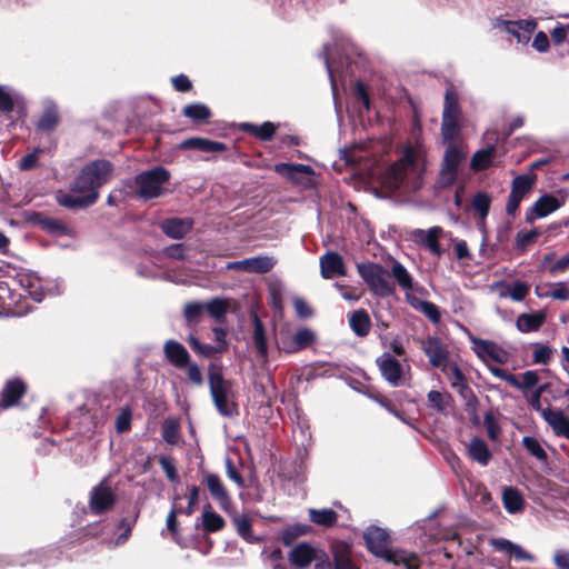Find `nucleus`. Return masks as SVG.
<instances>
[{
    "instance_id": "nucleus-24",
    "label": "nucleus",
    "mask_w": 569,
    "mask_h": 569,
    "mask_svg": "<svg viewBox=\"0 0 569 569\" xmlns=\"http://www.w3.org/2000/svg\"><path fill=\"white\" fill-rule=\"evenodd\" d=\"M543 420L551 427L553 433L569 440V417L560 409L542 412Z\"/></svg>"
},
{
    "instance_id": "nucleus-16",
    "label": "nucleus",
    "mask_w": 569,
    "mask_h": 569,
    "mask_svg": "<svg viewBox=\"0 0 569 569\" xmlns=\"http://www.w3.org/2000/svg\"><path fill=\"white\" fill-rule=\"evenodd\" d=\"M490 546L495 549V551L506 553L517 561H536V557L533 555L526 551L520 545L515 543L508 539L493 538L490 540Z\"/></svg>"
},
{
    "instance_id": "nucleus-58",
    "label": "nucleus",
    "mask_w": 569,
    "mask_h": 569,
    "mask_svg": "<svg viewBox=\"0 0 569 569\" xmlns=\"http://www.w3.org/2000/svg\"><path fill=\"white\" fill-rule=\"evenodd\" d=\"M307 531H306L305 526H301V525H295V526L288 527L282 532V537H281L282 542L286 546H290L299 536H302Z\"/></svg>"
},
{
    "instance_id": "nucleus-13",
    "label": "nucleus",
    "mask_w": 569,
    "mask_h": 569,
    "mask_svg": "<svg viewBox=\"0 0 569 569\" xmlns=\"http://www.w3.org/2000/svg\"><path fill=\"white\" fill-rule=\"evenodd\" d=\"M473 349L478 357L485 361L489 359L503 365L509 360V353L503 348L489 340H473Z\"/></svg>"
},
{
    "instance_id": "nucleus-28",
    "label": "nucleus",
    "mask_w": 569,
    "mask_h": 569,
    "mask_svg": "<svg viewBox=\"0 0 569 569\" xmlns=\"http://www.w3.org/2000/svg\"><path fill=\"white\" fill-rule=\"evenodd\" d=\"M26 392V385L19 380L13 379L7 382L2 390V399L0 406L3 409L12 407L18 403L19 399Z\"/></svg>"
},
{
    "instance_id": "nucleus-54",
    "label": "nucleus",
    "mask_w": 569,
    "mask_h": 569,
    "mask_svg": "<svg viewBox=\"0 0 569 569\" xmlns=\"http://www.w3.org/2000/svg\"><path fill=\"white\" fill-rule=\"evenodd\" d=\"M536 177L533 174H520L512 180L511 190L523 197L531 190Z\"/></svg>"
},
{
    "instance_id": "nucleus-51",
    "label": "nucleus",
    "mask_w": 569,
    "mask_h": 569,
    "mask_svg": "<svg viewBox=\"0 0 569 569\" xmlns=\"http://www.w3.org/2000/svg\"><path fill=\"white\" fill-rule=\"evenodd\" d=\"M459 120L460 119L442 118L441 134L446 146L453 142V139L459 134Z\"/></svg>"
},
{
    "instance_id": "nucleus-63",
    "label": "nucleus",
    "mask_w": 569,
    "mask_h": 569,
    "mask_svg": "<svg viewBox=\"0 0 569 569\" xmlns=\"http://www.w3.org/2000/svg\"><path fill=\"white\" fill-rule=\"evenodd\" d=\"M552 350L548 346L538 345L533 351V362L547 365L551 359Z\"/></svg>"
},
{
    "instance_id": "nucleus-37",
    "label": "nucleus",
    "mask_w": 569,
    "mask_h": 569,
    "mask_svg": "<svg viewBox=\"0 0 569 569\" xmlns=\"http://www.w3.org/2000/svg\"><path fill=\"white\" fill-rule=\"evenodd\" d=\"M468 453L470 458L481 466H487L491 459V452L485 440L480 438H472L468 446Z\"/></svg>"
},
{
    "instance_id": "nucleus-49",
    "label": "nucleus",
    "mask_w": 569,
    "mask_h": 569,
    "mask_svg": "<svg viewBox=\"0 0 569 569\" xmlns=\"http://www.w3.org/2000/svg\"><path fill=\"white\" fill-rule=\"evenodd\" d=\"M391 274L403 290H410L413 287V280L408 270L399 261H393Z\"/></svg>"
},
{
    "instance_id": "nucleus-30",
    "label": "nucleus",
    "mask_w": 569,
    "mask_h": 569,
    "mask_svg": "<svg viewBox=\"0 0 569 569\" xmlns=\"http://www.w3.org/2000/svg\"><path fill=\"white\" fill-rule=\"evenodd\" d=\"M350 329L357 337H367L371 329L369 313L365 309H359L348 316Z\"/></svg>"
},
{
    "instance_id": "nucleus-34",
    "label": "nucleus",
    "mask_w": 569,
    "mask_h": 569,
    "mask_svg": "<svg viewBox=\"0 0 569 569\" xmlns=\"http://www.w3.org/2000/svg\"><path fill=\"white\" fill-rule=\"evenodd\" d=\"M239 129L242 132L254 136L262 141L271 140L276 132V126L269 121H266L261 124H254L251 122H242L239 124Z\"/></svg>"
},
{
    "instance_id": "nucleus-17",
    "label": "nucleus",
    "mask_w": 569,
    "mask_h": 569,
    "mask_svg": "<svg viewBox=\"0 0 569 569\" xmlns=\"http://www.w3.org/2000/svg\"><path fill=\"white\" fill-rule=\"evenodd\" d=\"M203 483L207 486L211 497L218 502L220 508L228 511L231 507V499L220 477L214 473H206L203 477Z\"/></svg>"
},
{
    "instance_id": "nucleus-3",
    "label": "nucleus",
    "mask_w": 569,
    "mask_h": 569,
    "mask_svg": "<svg viewBox=\"0 0 569 569\" xmlns=\"http://www.w3.org/2000/svg\"><path fill=\"white\" fill-rule=\"evenodd\" d=\"M363 538L366 546L375 556L396 566H405L407 569H419V561L416 555L403 550L389 549V535L379 527H369Z\"/></svg>"
},
{
    "instance_id": "nucleus-11",
    "label": "nucleus",
    "mask_w": 569,
    "mask_h": 569,
    "mask_svg": "<svg viewBox=\"0 0 569 569\" xmlns=\"http://www.w3.org/2000/svg\"><path fill=\"white\" fill-rule=\"evenodd\" d=\"M377 367L382 378L391 386L399 387L403 385L402 366L389 352H383L376 359Z\"/></svg>"
},
{
    "instance_id": "nucleus-2",
    "label": "nucleus",
    "mask_w": 569,
    "mask_h": 569,
    "mask_svg": "<svg viewBox=\"0 0 569 569\" xmlns=\"http://www.w3.org/2000/svg\"><path fill=\"white\" fill-rule=\"evenodd\" d=\"M426 153L419 147H407L402 157L391 164L382 177V186L390 191L412 193L423 184Z\"/></svg>"
},
{
    "instance_id": "nucleus-15",
    "label": "nucleus",
    "mask_w": 569,
    "mask_h": 569,
    "mask_svg": "<svg viewBox=\"0 0 569 569\" xmlns=\"http://www.w3.org/2000/svg\"><path fill=\"white\" fill-rule=\"evenodd\" d=\"M142 198V173H138L132 180H127L119 190H114L108 197V204L114 206L119 200Z\"/></svg>"
},
{
    "instance_id": "nucleus-7",
    "label": "nucleus",
    "mask_w": 569,
    "mask_h": 569,
    "mask_svg": "<svg viewBox=\"0 0 569 569\" xmlns=\"http://www.w3.org/2000/svg\"><path fill=\"white\" fill-rule=\"evenodd\" d=\"M467 150L462 144L450 142L446 146L441 169L438 177V184L447 188L455 183L459 167L466 160Z\"/></svg>"
},
{
    "instance_id": "nucleus-21",
    "label": "nucleus",
    "mask_w": 569,
    "mask_h": 569,
    "mask_svg": "<svg viewBox=\"0 0 569 569\" xmlns=\"http://www.w3.org/2000/svg\"><path fill=\"white\" fill-rule=\"evenodd\" d=\"M442 233V228L432 227L428 230L423 229H415L412 231V237L416 242L426 247L431 253L436 256H440L442 250L439 244V237Z\"/></svg>"
},
{
    "instance_id": "nucleus-64",
    "label": "nucleus",
    "mask_w": 569,
    "mask_h": 569,
    "mask_svg": "<svg viewBox=\"0 0 569 569\" xmlns=\"http://www.w3.org/2000/svg\"><path fill=\"white\" fill-rule=\"evenodd\" d=\"M184 368L187 369V377L190 382L196 386H201L203 383V376L200 367L197 363L189 361V365H187Z\"/></svg>"
},
{
    "instance_id": "nucleus-55",
    "label": "nucleus",
    "mask_w": 569,
    "mask_h": 569,
    "mask_svg": "<svg viewBox=\"0 0 569 569\" xmlns=\"http://www.w3.org/2000/svg\"><path fill=\"white\" fill-rule=\"evenodd\" d=\"M44 152L43 148H34L32 152L23 156L19 161V168L23 171H29L38 167L39 157Z\"/></svg>"
},
{
    "instance_id": "nucleus-57",
    "label": "nucleus",
    "mask_w": 569,
    "mask_h": 569,
    "mask_svg": "<svg viewBox=\"0 0 569 569\" xmlns=\"http://www.w3.org/2000/svg\"><path fill=\"white\" fill-rule=\"evenodd\" d=\"M483 423L489 439L497 440L501 429L496 417L491 412H487L483 417Z\"/></svg>"
},
{
    "instance_id": "nucleus-53",
    "label": "nucleus",
    "mask_w": 569,
    "mask_h": 569,
    "mask_svg": "<svg viewBox=\"0 0 569 569\" xmlns=\"http://www.w3.org/2000/svg\"><path fill=\"white\" fill-rule=\"evenodd\" d=\"M162 438L163 440L173 446L179 442V425L173 419H167L162 426Z\"/></svg>"
},
{
    "instance_id": "nucleus-10",
    "label": "nucleus",
    "mask_w": 569,
    "mask_h": 569,
    "mask_svg": "<svg viewBox=\"0 0 569 569\" xmlns=\"http://www.w3.org/2000/svg\"><path fill=\"white\" fill-rule=\"evenodd\" d=\"M170 179V172L162 167L144 171V200L159 198L167 193L164 184Z\"/></svg>"
},
{
    "instance_id": "nucleus-4",
    "label": "nucleus",
    "mask_w": 569,
    "mask_h": 569,
    "mask_svg": "<svg viewBox=\"0 0 569 569\" xmlns=\"http://www.w3.org/2000/svg\"><path fill=\"white\" fill-rule=\"evenodd\" d=\"M327 71H353L368 68V60L358 47L343 42L336 47L335 52L329 46L323 47Z\"/></svg>"
},
{
    "instance_id": "nucleus-44",
    "label": "nucleus",
    "mask_w": 569,
    "mask_h": 569,
    "mask_svg": "<svg viewBox=\"0 0 569 569\" xmlns=\"http://www.w3.org/2000/svg\"><path fill=\"white\" fill-rule=\"evenodd\" d=\"M537 295L540 298H552L555 300L567 301L569 300V288L565 282H557L549 288H537Z\"/></svg>"
},
{
    "instance_id": "nucleus-1",
    "label": "nucleus",
    "mask_w": 569,
    "mask_h": 569,
    "mask_svg": "<svg viewBox=\"0 0 569 569\" xmlns=\"http://www.w3.org/2000/svg\"><path fill=\"white\" fill-rule=\"evenodd\" d=\"M113 169V164L106 159L89 162L71 181L70 192L57 193L58 203L71 210L92 206L99 198V189L110 180Z\"/></svg>"
},
{
    "instance_id": "nucleus-40",
    "label": "nucleus",
    "mask_w": 569,
    "mask_h": 569,
    "mask_svg": "<svg viewBox=\"0 0 569 569\" xmlns=\"http://www.w3.org/2000/svg\"><path fill=\"white\" fill-rule=\"evenodd\" d=\"M428 407L432 408L439 413L446 415L448 408L451 407L452 397L448 392L431 390L427 395Z\"/></svg>"
},
{
    "instance_id": "nucleus-38",
    "label": "nucleus",
    "mask_w": 569,
    "mask_h": 569,
    "mask_svg": "<svg viewBox=\"0 0 569 569\" xmlns=\"http://www.w3.org/2000/svg\"><path fill=\"white\" fill-rule=\"evenodd\" d=\"M546 316L542 312L521 313L516 321V326L521 332L537 331L545 322Z\"/></svg>"
},
{
    "instance_id": "nucleus-19",
    "label": "nucleus",
    "mask_w": 569,
    "mask_h": 569,
    "mask_svg": "<svg viewBox=\"0 0 569 569\" xmlns=\"http://www.w3.org/2000/svg\"><path fill=\"white\" fill-rule=\"evenodd\" d=\"M163 353L168 362L177 368L183 369L187 365H189L190 355L186 347L173 340H167L163 345Z\"/></svg>"
},
{
    "instance_id": "nucleus-35",
    "label": "nucleus",
    "mask_w": 569,
    "mask_h": 569,
    "mask_svg": "<svg viewBox=\"0 0 569 569\" xmlns=\"http://www.w3.org/2000/svg\"><path fill=\"white\" fill-rule=\"evenodd\" d=\"M491 198L487 192H477L472 199V208L478 214L477 226L485 231L486 219L490 210Z\"/></svg>"
},
{
    "instance_id": "nucleus-12",
    "label": "nucleus",
    "mask_w": 569,
    "mask_h": 569,
    "mask_svg": "<svg viewBox=\"0 0 569 569\" xmlns=\"http://www.w3.org/2000/svg\"><path fill=\"white\" fill-rule=\"evenodd\" d=\"M563 202V199L560 200L552 194L546 193L528 209L526 212V221L531 223L536 219L545 218L561 208Z\"/></svg>"
},
{
    "instance_id": "nucleus-41",
    "label": "nucleus",
    "mask_w": 569,
    "mask_h": 569,
    "mask_svg": "<svg viewBox=\"0 0 569 569\" xmlns=\"http://www.w3.org/2000/svg\"><path fill=\"white\" fill-rule=\"evenodd\" d=\"M181 113L196 123L206 122L212 114L209 107L201 102L184 106Z\"/></svg>"
},
{
    "instance_id": "nucleus-42",
    "label": "nucleus",
    "mask_w": 569,
    "mask_h": 569,
    "mask_svg": "<svg viewBox=\"0 0 569 569\" xmlns=\"http://www.w3.org/2000/svg\"><path fill=\"white\" fill-rule=\"evenodd\" d=\"M226 522L223 518L214 512L211 506L208 503L204 506L202 511V528L207 532H216L224 527Z\"/></svg>"
},
{
    "instance_id": "nucleus-46",
    "label": "nucleus",
    "mask_w": 569,
    "mask_h": 569,
    "mask_svg": "<svg viewBox=\"0 0 569 569\" xmlns=\"http://www.w3.org/2000/svg\"><path fill=\"white\" fill-rule=\"evenodd\" d=\"M206 312L218 322H223L228 312L229 303L222 298H213L204 302Z\"/></svg>"
},
{
    "instance_id": "nucleus-59",
    "label": "nucleus",
    "mask_w": 569,
    "mask_h": 569,
    "mask_svg": "<svg viewBox=\"0 0 569 569\" xmlns=\"http://www.w3.org/2000/svg\"><path fill=\"white\" fill-rule=\"evenodd\" d=\"M159 463L171 482H177L179 480L172 458L161 456L159 458Z\"/></svg>"
},
{
    "instance_id": "nucleus-27",
    "label": "nucleus",
    "mask_w": 569,
    "mask_h": 569,
    "mask_svg": "<svg viewBox=\"0 0 569 569\" xmlns=\"http://www.w3.org/2000/svg\"><path fill=\"white\" fill-rule=\"evenodd\" d=\"M192 228V220L189 218H171L161 223L162 231L172 239H181Z\"/></svg>"
},
{
    "instance_id": "nucleus-25",
    "label": "nucleus",
    "mask_w": 569,
    "mask_h": 569,
    "mask_svg": "<svg viewBox=\"0 0 569 569\" xmlns=\"http://www.w3.org/2000/svg\"><path fill=\"white\" fill-rule=\"evenodd\" d=\"M495 287L498 289L500 298H510L512 301H522L529 293L530 286L523 281L497 282Z\"/></svg>"
},
{
    "instance_id": "nucleus-26",
    "label": "nucleus",
    "mask_w": 569,
    "mask_h": 569,
    "mask_svg": "<svg viewBox=\"0 0 569 569\" xmlns=\"http://www.w3.org/2000/svg\"><path fill=\"white\" fill-rule=\"evenodd\" d=\"M181 149H193L206 153L223 152L228 148L224 143L207 138H189L181 142Z\"/></svg>"
},
{
    "instance_id": "nucleus-20",
    "label": "nucleus",
    "mask_w": 569,
    "mask_h": 569,
    "mask_svg": "<svg viewBox=\"0 0 569 569\" xmlns=\"http://www.w3.org/2000/svg\"><path fill=\"white\" fill-rule=\"evenodd\" d=\"M319 551V549L311 545L301 542L288 553V560L292 566L303 569L317 559Z\"/></svg>"
},
{
    "instance_id": "nucleus-60",
    "label": "nucleus",
    "mask_w": 569,
    "mask_h": 569,
    "mask_svg": "<svg viewBox=\"0 0 569 569\" xmlns=\"http://www.w3.org/2000/svg\"><path fill=\"white\" fill-rule=\"evenodd\" d=\"M14 108V98L10 93V91L3 87L0 86V111L4 113H9Z\"/></svg>"
},
{
    "instance_id": "nucleus-33",
    "label": "nucleus",
    "mask_w": 569,
    "mask_h": 569,
    "mask_svg": "<svg viewBox=\"0 0 569 569\" xmlns=\"http://www.w3.org/2000/svg\"><path fill=\"white\" fill-rule=\"evenodd\" d=\"M332 560L335 569H360L353 560L349 547L345 545L333 546Z\"/></svg>"
},
{
    "instance_id": "nucleus-9",
    "label": "nucleus",
    "mask_w": 569,
    "mask_h": 569,
    "mask_svg": "<svg viewBox=\"0 0 569 569\" xmlns=\"http://www.w3.org/2000/svg\"><path fill=\"white\" fill-rule=\"evenodd\" d=\"M19 283L32 300L37 302L42 301L44 292L56 296L63 291L61 283H56L54 287L51 288L49 284H43L42 280L33 273L20 274Z\"/></svg>"
},
{
    "instance_id": "nucleus-47",
    "label": "nucleus",
    "mask_w": 569,
    "mask_h": 569,
    "mask_svg": "<svg viewBox=\"0 0 569 569\" xmlns=\"http://www.w3.org/2000/svg\"><path fill=\"white\" fill-rule=\"evenodd\" d=\"M252 339L258 355L260 357H267L268 343L266 338V331L262 322L258 319V317L254 318Z\"/></svg>"
},
{
    "instance_id": "nucleus-29",
    "label": "nucleus",
    "mask_w": 569,
    "mask_h": 569,
    "mask_svg": "<svg viewBox=\"0 0 569 569\" xmlns=\"http://www.w3.org/2000/svg\"><path fill=\"white\" fill-rule=\"evenodd\" d=\"M274 171L278 174H280L293 182H299L300 176H310L313 173L312 168L308 164L286 163V162L277 163L274 166Z\"/></svg>"
},
{
    "instance_id": "nucleus-18",
    "label": "nucleus",
    "mask_w": 569,
    "mask_h": 569,
    "mask_svg": "<svg viewBox=\"0 0 569 569\" xmlns=\"http://www.w3.org/2000/svg\"><path fill=\"white\" fill-rule=\"evenodd\" d=\"M421 349L432 367L439 368L448 360V350L437 337H429L421 341Z\"/></svg>"
},
{
    "instance_id": "nucleus-32",
    "label": "nucleus",
    "mask_w": 569,
    "mask_h": 569,
    "mask_svg": "<svg viewBox=\"0 0 569 569\" xmlns=\"http://www.w3.org/2000/svg\"><path fill=\"white\" fill-rule=\"evenodd\" d=\"M502 503L507 512L519 513L525 508V499L521 492L515 487H505L502 490Z\"/></svg>"
},
{
    "instance_id": "nucleus-6",
    "label": "nucleus",
    "mask_w": 569,
    "mask_h": 569,
    "mask_svg": "<svg viewBox=\"0 0 569 569\" xmlns=\"http://www.w3.org/2000/svg\"><path fill=\"white\" fill-rule=\"evenodd\" d=\"M358 272L371 292L378 297H389L395 289L389 280L388 271L380 264L365 262L357 264Z\"/></svg>"
},
{
    "instance_id": "nucleus-36",
    "label": "nucleus",
    "mask_w": 569,
    "mask_h": 569,
    "mask_svg": "<svg viewBox=\"0 0 569 569\" xmlns=\"http://www.w3.org/2000/svg\"><path fill=\"white\" fill-rule=\"evenodd\" d=\"M407 301L412 308L422 312L433 323H438L440 321V310L433 302L421 300L415 296L409 295H407Z\"/></svg>"
},
{
    "instance_id": "nucleus-23",
    "label": "nucleus",
    "mask_w": 569,
    "mask_h": 569,
    "mask_svg": "<svg viewBox=\"0 0 569 569\" xmlns=\"http://www.w3.org/2000/svg\"><path fill=\"white\" fill-rule=\"evenodd\" d=\"M321 276L325 279H331L336 276H345L346 269L342 257L329 251L320 258Z\"/></svg>"
},
{
    "instance_id": "nucleus-43",
    "label": "nucleus",
    "mask_w": 569,
    "mask_h": 569,
    "mask_svg": "<svg viewBox=\"0 0 569 569\" xmlns=\"http://www.w3.org/2000/svg\"><path fill=\"white\" fill-rule=\"evenodd\" d=\"M461 110L458 103V93L450 87L445 94L442 118L460 119Z\"/></svg>"
},
{
    "instance_id": "nucleus-31",
    "label": "nucleus",
    "mask_w": 569,
    "mask_h": 569,
    "mask_svg": "<svg viewBox=\"0 0 569 569\" xmlns=\"http://www.w3.org/2000/svg\"><path fill=\"white\" fill-rule=\"evenodd\" d=\"M315 340L316 335L311 329L300 328L292 336V340L288 345L284 343L283 348L287 352L292 353L308 348L315 342Z\"/></svg>"
},
{
    "instance_id": "nucleus-39",
    "label": "nucleus",
    "mask_w": 569,
    "mask_h": 569,
    "mask_svg": "<svg viewBox=\"0 0 569 569\" xmlns=\"http://www.w3.org/2000/svg\"><path fill=\"white\" fill-rule=\"evenodd\" d=\"M309 520L325 528L333 527L337 523L338 515L333 509L322 508V509H309Z\"/></svg>"
},
{
    "instance_id": "nucleus-61",
    "label": "nucleus",
    "mask_w": 569,
    "mask_h": 569,
    "mask_svg": "<svg viewBox=\"0 0 569 569\" xmlns=\"http://www.w3.org/2000/svg\"><path fill=\"white\" fill-rule=\"evenodd\" d=\"M131 527H132L131 520L121 519L119 521L118 527H117L118 537L113 543L114 546L122 545L127 541V539L129 538V535L131 532Z\"/></svg>"
},
{
    "instance_id": "nucleus-14",
    "label": "nucleus",
    "mask_w": 569,
    "mask_h": 569,
    "mask_svg": "<svg viewBox=\"0 0 569 569\" xmlns=\"http://www.w3.org/2000/svg\"><path fill=\"white\" fill-rule=\"evenodd\" d=\"M274 260L271 257H252L240 261L228 262V270H239L244 272L264 273L272 269Z\"/></svg>"
},
{
    "instance_id": "nucleus-48",
    "label": "nucleus",
    "mask_w": 569,
    "mask_h": 569,
    "mask_svg": "<svg viewBox=\"0 0 569 569\" xmlns=\"http://www.w3.org/2000/svg\"><path fill=\"white\" fill-rule=\"evenodd\" d=\"M204 312L206 306L201 301L188 302L183 308V317L189 326L199 323Z\"/></svg>"
},
{
    "instance_id": "nucleus-50",
    "label": "nucleus",
    "mask_w": 569,
    "mask_h": 569,
    "mask_svg": "<svg viewBox=\"0 0 569 569\" xmlns=\"http://www.w3.org/2000/svg\"><path fill=\"white\" fill-rule=\"evenodd\" d=\"M495 153V147L478 150L472 159L470 167L475 171L485 170L491 164V159Z\"/></svg>"
},
{
    "instance_id": "nucleus-52",
    "label": "nucleus",
    "mask_w": 569,
    "mask_h": 569,
    "mask_svg": "<svg viewBox=\"0 0 569 569\" xmlns=\"http://www.w3.org/2000/svg\"><path fill=\"white\" fill-rule=\"evenodd\" d=\"M522 445L526 448V450L531 456L537 458L539 461H541V462H546L547 461L548 455H547L546 450L542 448V446L540 445V442L536 438L526 436V437L522 438Z\"/></svg>"
},
{
    "instance_id": "nucleus-45",
    "label": "nucleus",
    "mask_w": 569,
    "mask_h": 569,
    "mask_svg": "<svg viewBox=\"0 0 569 569\" xmlns=\"http://www.w3.org/2000/svg\"><path fill=\"white\" fill-rule=\"evenodd\" d=\"M233 523L236 526L237 533L247 542L256 543L262 540L261 537L252 533V525L248 518L237 516L233 518Z\"/></svg>"
},
{
    "instance_id": "nucleus-62",
    "label": "nucleus",
    "mask_w": 569,
    "mask_h": 569,
    "mask_svg": "<svg viewBox=\"0 0 569 569\" xmlns=\"http://www.w3.org/2000/svg\"><path fill=\"white\" fill-rule=\"evenodd\" d=\"M131 426V411L123 409L116 419V430L123 433L130 429Z\"/></svg>"
},
{
    "instance_id": "nucleus-8",
    "label": "nucleus",
    "mask_w": 569,
    "mask_h": 569,
    "mask_svg": "<svg viewBox=\"0 0 569 569\" xmlns=\"http://www.w3.org/2000/svg\"><path fill=\"white\" fill-rule=\"evenodd\" d=\"M117 496L109 478H103L94 486L89 495V510L93 515H101L109 511L116 503Z\"/></svg>"
},
{
    "instance_id": "nucleus-5",
    "label": "nucleus",
    "mask_w": 569,
    "mask_h": 569,
    "mask_svg": "<svg viewBox=\"0 0 569 569\" xmlns=\"http://www.w3.org/2000/svg\"><path fill=\"white\" fill-rule=\"evenodd\" d=\"M209 387L218 412L223 417L237 415V405L232 399L231 382L226 380L220 371H209Z\"/></svg>"
},
{
    "instance_id": "nucleus-56",
    "label": "nucleus",
    "mask_w": 569,
    "mask_h": 569,
    "mask_svg": "<svg viewBox=\"0 0 569 569\" xmlns=\"http://www.w3.org/2000/svg\"><path fill=\"white\" fill-rule=\"evenodd\" d=\"M495 27L501 28L506 32L513 36L517 39V41L519 43H521L520 39L522 37V31H521L522 27H520L519 21H507V20H502V19H497Z\"/></svg>"
},
{
    "instance_id": "nucleus-22",
    "label": "nucleus",
    "mask_w": 569,
    "mask_h": 569,
    "mask_svg": "<svg viewBox=\"0 0 569 569\" xmlns=\"http://www.w3.org/2000/svg\"><path fill=\"white\" fill-rule=\"evenodd\" d=\"M42 108L43 111L36 123V128L42 132H51L60 121L58 106L52 100L46 99L42 101Z\"/></svg>"
}]
</instances>
